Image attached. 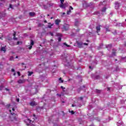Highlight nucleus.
I'll use <instances>...</instances> for the list:
<instances>
[{"mask_svg":"<svg viewBox=\"0 0 126 126\" xmlns=\"http://www.w3.org/2000/svg\"><path fill=\"white\" fill-rule=\"evenodd\" d=\"M101 27H102V26L99 25L98 26H96L95 28L96 30V33H97V35H100L99 32L101 31Z\"/></svg>","mask_w":126,"mask_h":126,"instance_id":"obj_2","label":"nucleus"},{"mask_svg":"<svg viewBox=\"0 0 126 126\" xmlns=\"http://www.w3.org/2000/svg\"><path fill=\"white\" fill-rule=\"evenodd\" d=\"M89 68H90V69H92V67H91V66H89Z\"/></svg>","mask_w":126,"mask_h":126,"instance_id":"obj_49","label":"nucleus"},{"mask_svg":"<svg viewBox=\"0 0 126 126\" xmlns=\"http://www.w3.org/2000/svg\"><path fill=\"white\" fill-rule=\"evenodd\" d=\"M31 45L32 46H33V45H34V41H33V40L32 39L31 40Z\"/></svg>","mask_w":126,"mask_h":126,"instance_id":"obj_22","label":"nucleus"},{"mask_svg":"<svg viewBox=\"0 0 126 126\" xmlns=\"http://www.w3.org/2000/svg\"><path fill=\"white\" fill-rule=\"evenodd\" d=\"M85 6H88V5H85Z\"/></svg>","mask_w":126,"mask_h":126,"instance_id":"obj_64","label":"nucleus"},{"mask_svg":"<svg viewBox=\"0 0 126 126\" xmlns=\"http://www.w3.org/2000/svg\"><path fill=\"white\" fill-rule=\"evenodd\" d=\"M80 100H83V97L82 96L80 97Z\"/></svg>","mask_w":126,"mask_h":126,"instance_id":"obj_45","label":"nucleus"},{"mask_svg":"<svg viewBox=\"0 0 126 126\" xmlns=\"http://www.w3.org/2000/svg\"><path fill=\"white\" fill-rule=\"evenodd\" d=\"M24 82H25V80L20 79L18 81V83H19V84L24 83Z\"/></svg>","mask_w":126,"mask_h":126,"instance_id":"obj_12","label":"nucleus"},{"mask_svg":"<svg viewBox=\"0 0 126 126\" xmlns=\"http://www.w3.org/2000/svg\"><path fill=\"white\" fill-rule=\"evenodd\" d=\"M1 51H3V52H4V53H5V52H6V50H5V47H2L1 48Z\"/></svg>","mask_w":126,"mask_h":126,"instance_id":"obj_16","label":"nucleus"},{"mask_svg":"<svg viewBox=\"0 0 126 126\" xmlns=\"http://www.w3.org/2000/svg\"><path fill=\"white\" fill-rule=\"evenodd\" d=\"M13 75L15 76L16 75V73H14Z\"/></svg>","mask_w":126,"mask_h":126,"instance_id":"obj_50","label":"nucleus"},{"mask_svg":"<svg viewBox=\"0 0 126 126\" xmlns=\"http://www.w3.org/2000/svg\"><path fill=\"white\" fill-rule=\"evenodd\" d=\"M16 59H18V56H16Z\"/></svg>","mask_w":126,"mask_h":126,"instance_id":"obj_58","label":"nucleus"},{"mask_svg":"<svg viewBox=\"0 0 126 126\" xmlns=\"http://www.w3.org/2000/svg\"><path fill=\"white\" fill-rule=\"evenodd\" d=\"M95 91L96 93H100V92H102V91L101 90H98V89L95 90Z\"/></svg>","mask_w":126,"mask_h":126,"instance_id":"obj_19","label":"nucleus"},{"mask_svg":"<svg viewBox=\"0 0 126 126\" xmlns=\"http://www.w3.org/2000/svg\"><path fill=\"white\" fill-rule=\"evenodd\" d=\"M76 44L78 48H80V49H81V48H83V43H82V42L77 41Z\"/></svg>","mask_w":126,"mask_h":126,"instance_id":"obj_3","label":"nucleus"},{"mask_svg":"<svg viewBox=\"0 0 126 126\" xmlns=\"http://www.w3.org/2000/svg\"><path fill=\"white\" fill-rule=\"evenodd\" d=\"M115 62H118V59H115Z\"/></svg>","mask_w":126,"mask_h":126,"instance_id":"obj_55","label":"nucleus"},{"mask_svg":"<svg viewBox=\"0 0 126 126\" xmlns=\"http://www.w3.org/2000/svg\"><path fill=\"white\" fill-rule=\"evenodd\" d=\"M116 54H117V50L113 49L112 55H113V56H116Z\"/></svg>","mask_w":126,"mask_h":126,"instance_id":"obj_7","label":"nucleus"},{"mask_svg":"<svg viewBox=\"0 0 126 126\" xmlns=\"http://www.w3.org/2000/svg\"><path fill=\"white\" fill-rule=\"evenodd\" d=\"M33 120H34V121H35V120H37V117L36 116V115H35V114H33Z\"/></svg>","mask_w":126,"mask_h":126,"instance_id":"obj_20","label":"nucleus"},{"mask_svg":"<svg viewBox=\"0 0 126 126\" xmlns=\"http://www.w3.org/2000/svg\"><path fill=\"white\" fill-rule=\"evenodd\" d=\"M69 113H71V115H74V111L73 110L69 111Z\"/></svg>","mask_w":126,"mask_h":126,"instance_id":"obj_28","label":"nucleus"},{"mask_svg":"<svg viewBox=\"0 0 126 126\" xmlns=\"http://www.w3.org/2000/svg\"><path fill=\"white\" fill-rule=\"evenodd\" d=\"M53 18H54L53 17H51V18H50V19H53Z\"/></svg>","mask_w":126,"mask_h":126,"instance_id":"obj_57","label":"nucleus"},{"mask_svg":"<svg viewBox=\"0 0 126 126\" xmlns=\"http://www.w3.org/2000/svg\"><path fill=\"white\" fill-rule=\"evenodd\" d=\"M2 88H3V85L0 86V91H1V90H2Z\"/></svg>","mask_w":126,"mask_h":126,"instance_id":"obj_27","label":"nucleus"},{"mask_svg":"<svg viewBox=\"0 0 126 126\" xmlns=\"http://www.w3.org/2000/svg\"><path fill=\"white\" fill-rule=\"evenodd\" d=\"M9 7L10 8H12V9H13V8L12 7V5L11 4L9 5Z\"/></svg>","mask_w":126,"mask_h":126,"instance_id":"obj_31","label":"nucleus"},{"mask_svg":"<svg viewBox=\"0 0 126 126\" xmlns=\"http://www.w3.org/2000/svg\"><path fill=\"white\" fill-rule=\"evenodd\" d=\"M35 15H36V13H35V12H31L29 13V15L30 16H31V17L35 16Z\"/></svg>","mask_w":126,"mask_h":126,"instance_id":"obj_9","label":"nucleus"},{"mask_svg":"<svg viewBox=\"0 0 126 126\" xmlns=\"http://www.w3.org/2000/svg\"><path fill=\"white\" fill-rule=\"evenodd\" d=\"M62 103H64V101H62Z\"/></svg>","mask_w":126,"mask_h":126,"instance_id":"obj_62","label":"nucleus"},{"mask_svg":"<svg viewBox=\"0 0 126 126\" xmlns=\"http://www.w3.org/2000/svg\"><path fill=\"white\" fill-rule=\"evenodd\" d=\"M60 7L61 8H65L66 7V5L63 3L61 4L60 5Z\"/></svg>","mask_w":126,"mask_h":126,"instance_id":"obj_6","label":"nucleus"},{"mask_svg":"<svg viewBox=\"0 0 126 126\" xmlns=\"http://www.w3.org/2000/svg\"><path fill=\"white\" fill-rule=\"evenodd\" d=\"M106 32H110L111 30H110V29L109 28H105Z\"/></svg>","mask_w":126,"mask_h":126,"instance_id":"obj_21","label":"nucleus"},{"mask_svg":"<svg viewBox=\"0 0 126 126\" xmlns=\"http://www.w3.org/2000/svg\"><path fill=\"white\" fill-rule=\"evenodd\" d=\"M28 121H30V123H31V122H32V121L31 120H30V119H28Z\"/></svg>","mask_w":126,"mask_h":126,"instance_id":"obj_53","label":"nucleus"},{"mask_svg":"<svg viewBox=\"0 0 126 126\" xmlns=\"http://www.w3.org/2000/svg\"><path fill=\"white\" fill-rule=\"evenodd\" d=\"M48 24H49V25H48V28H50V29L52 28V26H53V25H54V24H51V23H48Z\"/></svg>","mask_w":126,"mask_h":126,"instance_id":"obj_15","label":"nucleus"},{"mask_svg":"<svg viewBox=\"0 0 126 126\" xmlns=\"http://www.w3.org/2000/svg\"><path fill=\"white\" fill-rule=\"evenodd\" d=\"M60 1L61 2V4H63L64 2V0H60Z\"/></svg>","mask_w":126,"mask_h":126,"instance_id":"obj_30","label":"nucleus"},{"mask_svg":"<svg viewBox=\"0 0 126 126\" xmlns=\"http://www.w3.org/2000/svg\"><path fill=\"white\" fill-rule=\"evenodd\" d=\"M5 90H6V91H9V90L6 88H5Z\"/></svg>","mask_w":126,"mask_h":126,"instance_id":"obj_41","label":"nucleus"},{"mask_svg":"<svg viewBox=\"0 0 126 126\" xmlns=\"http://www.w3.org/2000/svg\"><path fill=\"white\" fill-rule=\"evenodd\" d=\"M30 104L32 106V107H34V106H36V102L35 101H32L31 102H30Z\"/></svg>","mask_w":126,"mask_h":126,"instance_id":"obj_10","label":"nucleus"},{"mask_svg":"<svg viewBox=\"0 0 126 126\" xmlns=\"http://www.w3.org/2000/svg\"><path fill=\"white\" fill-rule=\"evenodd\" d=\"M83 6L84 7V6H85V4H83Z\"/></svg>","mask_w":126,"mask_h":126,"instance_id":"obj_56","label":"nucleus"},{"mask_svg":"<svg viewBox=\"0 0 126 126\" xmlns=\"http://www.w3.org/2000/svg\"><path fill=\"white\" fill-rule=\"evenodd\" d=\"M84 45H85V46H88V43H84Z\"/></svg>","mask_w":126,"mask_h":126,"instance_id":"obj_39","label":"nucleus"},{"mask_svg":"<svg viewBox=\"0 0 126 126\" xmlns=\"http://www.w3.org/2000/svg\"><path fill=\"white\" fill-rule=\"evenodd\" d=\"M47 16H50V15L49 14H47Z\"/></svg>","mask_w":126,"mask_h":126,"instance_id":"obj_61","label":"nucleus"},{"mask_svg":"<svg viewBox=\"0 0 126 126\" xmlns=\"http://www.w3.org/2000/svg\"><path fill=\"white\" fill-rule=\"evenodd\" d=\"M63 45H64V46H66V47H70V45H67V44H66V43L65 42L63 43Z\"/></svg>","mask_w":126,"mask_h":126,"instance_id":"obj_25","label":"nucleus"},{"mask_svg":"<svg viewBox=\"0 0 126 126\" xmlns=\"http://www.w3.org/2000/svg\"><path fill=\"white\" fill-rule=\"evenodd\" d=\"M123 125H124V123L122 122V121H121L120 120H119V121L117 124V125L118 126H123Z\"/></svg>","mask_w":126,"mask_h":126,"instance_id":"obj_8","label":"nucleus"},{"mask_svg":"<svg viewBox=\"0 0 126 126\" xmlns=\"http://www.w3.org/2000/svg\"><path fill=\"white\" fill-rule=\"evenodd\" d=\"M44 23H47L48 22H47V20H44Z\"/></svg>","mask_w":126,"mask_h":126,"instance_id":"obj_48","label":"nucleus"},{"mask_svg":"<svg viewBox=\"0 0 126 126\" xmlns=\"http://www.w3.org/2000/svg\"><path fill=\"white\" fill-rule=\"evenodd\" d=\"M5 16V14L4 13H0V19L2 17H4Z\"/></svg>","mask_w":126,"mask_h":126,"instance_id":"obj_13","label":"nucleus"},{"mask_svg":"<svg viewBox=\"0 0 126 126\" xmlns=\"http://www.w3.org/2000/svg\"><path fill=\"white\" fill-rule=\"evenodd\" d=\"M75 26H76L77 27L78 26V22H75Z\"/></svg>","mask_w":126,"mask_h":126,"instance_id":"obj_26","label":"nucleus"},{"mask_svg":"<svg viewBox=\"0 0 126 126\" xmlns=\"http://www.w3.org/2000/svg\"><path fill=\"white\" fill-rule=\"evenodd\" d=\"M7 108H10V104H8L7 106H6Z\"/></svg>","mask_w":126,"mask_h":126,"instance_id":"obj_38","label":"nucleus"},{"mask_svg":"<svg viewBox=\"0 0 126 126\" xmlns=\"http://www.w3.org/2000/svg\"><path fill=\"white\" fill-rule=\"evenodd\" d=\"M16 35V32H14V33L13 34V39L14 40H17V37H15Z\"/></svg>","mask_w":126,"mask_h":126,"instance_id":"obj_14","label":"nucleus"},{"mask_svg":"<svg viewBox=\"0 0 126 126\" xmlns=\"http://www.w3.org/2000/svg\"><path fill=\"white\" fill-rule=\"evenodd\" d=\"M61 89H63V90H64V89H65V87H63V86H62L61 87Z\"/></svg>","mask_w":126,"mask_h":126,"instance_id":"obj_29","label":"nucleus"},{"mask_svg":"<svg viewBox=\"0 0 126 126\" xmlns=\"http://www.w3.org/2000/svg\"><path fill=\"white\" fill-rule=\"evenodd\" d=\"M72 107H75V105L72 104Z\"/></svg>","mask_w":126,"mask_h":126,"instance_id":"obj_54","label":"nucleus"},{"mask_svg":"<svg viewBox=\"0 0 126 126\" xmlns=\"http://www.w3.org/2000/svg\"><path fill=\"white\" fill-rule=\"evenodd\" d=\"M30 124H27V126H29Z\"/></svg>","mask_w":126,"mask_h":126,"instance_id":"obj_60","label":"nucleus"},{"mask_svg":"<svg viewBox=\"0 0 126 126\" xmlns=\"http://www.w3.org/2000/svg\"><path fill=\"white\" fill-rule=\"evenodd\" d=\"M53 33H51V36H53Z\"/></svg>","mask_w":126,"mask_h":126,"instance_id":"obj_63","label":"nucleus"},{"mask_svg":"<svg viewBox=\"0 0 126 126\" xmlns=\"http://www.w3.org/2000/svg\"><path fill=\"white\" fill-rule=\"evenodd\" d=\"M58 41H59V42H61L62 41V38L59 37Z\"/></svg>","mask_w":126,"mask_h":126,"instance_id":"obj_32","label":"nucleus"},{"mask_svg":"<svg viewBox=\"0 0 126 126\" xmlns=\"http://www.w3.org/2000/svg\"><path fill=\"white\" fill-rule=\"evenodd\" d=\"M95 119L96 120V121H97V122H100V121H101V119H100L99 117H96V118H95Z\"/></svg>","mask_w":126,"mask_h":126,"instance_id":"obj_23","label":"nucleus"},{"mask_svg":"<svg viewBox=\"0 0 126 126\" xmlns=\"http://www.w3.org/2000/svg\"><path fill=\"white\" fill-rule=\"evenodd\" d=\"M28 76H31V75H32V74H33V72H30V71H28Z\"/></svg>","mask_w":126,"mask_h":126,"instance_id":"obj_18","label":"nucleus"},{"mask_svg":"<svg viewBox=\"0 0 126 126\" xmlns=\"http://www.w3.org/2000/svg\"><path fill=\"white\" fill-rule=\"evenodd\" d=\"M63 15H64V14H65V13H63Z\"/></svg>","mask_w":126,"mask_h":126,"instance_id":"obj_59","label":"nucleus"},{"mask_svg":"<svg viewBox=\"0 0 126 126\" xmlns=\"http://www.w3.org/2000/svg\"><path fill=\"white\" fill-rule=\"evenodd\" d=\"M20 42L19 41H18L17 42V45H19V44H20Z\"/></svg>","mask_w":126,"mask_h":126,"instance_id":"obj_46","label":"nucleus"},{"mask_svg":"<svg viewBox=\"0 0 126 126\" xmlns=\"http://www.w3.org/2000/svg\"><path fill=\"white\" fill-rule=\"evenodd\" d=\"M59 80L61 81L62 83H63V80H62V78H61V77L59 78Z\"/></svg>","mask_w":126,"mask_h":126,"instance_id":"obj_33","label":"nucleus"},{"mask_svg":"<svg viewBox=\"0 0 126 126\" xmlns=\"http://www.w3.org/2000/svg\"><path fill=\"white\" fill-rule=\"evenodd\" d=\"M9 111L11 115H12V116L10 117V121H11V122H13V121H15L16 120V117L13 116V115H15L14 113L11 112L12 111H11V110L10 109L9 110Z\"/></svg>","mask_w":126,"mask_h":126,"instance_id":"obj_1","label":"nucleus"},{"mask_svg":"<svg viewBox=\"0 0 126 126\" xmlns=\"http://www.w3.org/2000/svg\"><path fill=\"white\" fill-rule=\"evenodd\" d=\"M71 12V10H70V9H69V10L67 11V14L69 15L70 14Z\"/></svg>","mask_w":126,"mask_h":126,"instance_id":"obj_24","label":"nucleus"},{"mask_svg":"<svg viewBox=\"0 0 126 126\" xmlns=\"http://www.w3.org/2000/svg\"><path fill=\"white\" fill-rule=\"evenodd\" d=\"M12 111H13V112H14V111H15V109H14V108H13L12 109Z\"/></svg>","mask_w":126,"mask_h":126,"instance_id":"obj_47","label":"nucleus"},{"mask_svg":"<svg viewBox=\"0 0 126 126\" xmlns=\"http://www.w3.org/2000/svg\"><path fill=\"white\" fill-rule=\"evenodd\" d=\"M57 96H59V97H61V96H62V95H61V94H57Z\"/></svg>","mask_w":126,"mask_h":126,"instance_id":"obj_43","label":"nucleus"},{"mask_svg":"<svg viewBox=\"0 0 126 126\" xmlns=\"http://www.w3.org/2000/svg\"><path fill=\"white\" fill-rule=\"evenodd\" d=\"M17 102H19V98L16 99Z\"/></svg>","mask_w":126,"mask_h":126,"instance_id":"obj_44","label":"nucleus"},{"mask_svg":"<svg viewBox=\"0 0 126 126\" xmlns=\"http://www.w3.org/2000/svg\"><path fill=\"white\" fill-rule=\"evenodd\" d=\"M11 71H12V72H14L15 71V70H14V69H13V68H12V69H11Z\"/></svg>","mask_w":126,"mask_h":126,"instance_id":"obj_37","label":"nucleus"},{"mask_svg":"<svg viewBox=\"0 0 126 126\" xmlns=\"http://www.w3.org/2000/svg\"><path fill=\"white\" fill-rule=\"evenodd\" d=\"M110 91V88H107V91Z\"/></svg>","mask_w":126,"mask_h":126,"instance_id":"obj_51","label":"nucleus"},{"mask_svg":"<svg viewBox=\"0 0 126 126\" xmlns=\"http://www.w3.org/2000/svg\"><path fill=\"white\" fill-rule=\"evenodd\" d=\"M17 74H18V76H20V72L18 71L17 72Z\"/></svg>","mask_w":126,"mask_h":126,"instance_id":"obj_34","label":"nucleus"},{"mask_svg":"<svg viewBox=\"0 0 126 126\" xmlns=\"http://www.w3.org/2000/svg\"><path fill=\"white\" fill-rule=\"evenodd\" d=\"M108 47H110V48H112V44H109Z\"/></svg>","mask_w":126,"mask_h":126,"instance_id":"obj_40","label":"nucleus"},{"mask_svg":"<svg viewBox=\"0 0 126 126\" xmlns=\"http://www.w3.org/2000/svg\"><path fill=\"white\" fill-rule=\"evenodd\" d=\"M63 29L65 30V31H67V30H68V29H69V25H64Z\"/></svg>","mask_w":126,"mask_h":126,"instance_id":"obj_4","label":"nucleus"},{"mask_svg":"<svg viewBox=\"0 0 126 126\" xmlns=\"http://www.w3.org/2000/svg\"><path fill=\"white\" fill-rule=\"evenodd\" d=\"M32 45H31L29 47V50H31V49H32Z\"/></svg>","mask_w":126,"mask_h":126,"instance_id":"obj_35","label":"nucleus"},{"mask_svg":"<svg viewBox=\"0 0 126 126\" xmlns=\"http://www.w3.org/2000/svg\"><path fill=\"white\" fill-rule=\"evenodd\" d=\"M115 8L116 9H119L120 8V3L118 2H115Z\"/></svg>","mask_w":126,"mask_h":126,"instance_id":"obj_5","label":"nucleus"},{"mask_svg":"<svg viewBox=\"0 0 126 126\" xmlns=\"http://www.w3.org/2000/svg\"><path fill=\"white\" fill-rule=\"evenodd\" d=\"M69 9H72V10H73V8L72 7V6H70V7H69Z\"/></svg>","mask_w":126,"mask_h":126,"instance_id":"obj_36","label":"nucleus"},{"mask_svg":"<svg viewBox=\"0 0 126 126\" xmlns=\"http://www.w3.org/2000/svg\"><path fill=\"white\" fill-rule=\"evenodd\" d=\"M106 9H107V8H106L105 7H103L101 10L102 12H106Z\"/></svg>","mask_w":126,"mask_h":126,"instance_id":"obj_17","label":"nucleus"},{"mask_svg":"<svg viewBox=\"0 0 126 126\" xmlns=\"http://www.w3.org/2000/svg\"><path fill=\"white\" fill-rule=\"evenodd\" d=\"M21 64H22V65H24L25 64V63H21Z\"/></svg>","mask_w":126,"mask_h":126,"instance_id":"obj_52","label":"nucleus"},{"mask_svg":"<svg viewBox=\"0 0 126 126\" xmlns=\"http://www.w3.org/2000/svg\"><path fill=\"white\" fill-rule=\"evenodd\" d=\"M61 22V20L59 19H57L55 20V24L56 25H60V23Z\"/></svg>","mask_w":126,"mask_h":126,"instance_id":"obj_11","label":"nucleus"},{"mask_svg":"<svg viewBox=\"0 0 126 126\" xmlns=\"http://www.w3.org/2000/svg\"><path fill=\"white\" fill-rule=\"evenodd\" d=\"M79 31H80V29H78L76 30L77 32H79Z\"/></svg>","mask_w":126,"mask_h":126,"instance_id":"obj_42","label":"nucleus"}]
</instances>
